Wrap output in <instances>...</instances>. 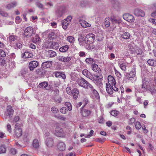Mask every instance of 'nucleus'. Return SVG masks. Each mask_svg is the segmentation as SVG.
I'll use <instances>...</instances> for the list:
<instances>
[{"label": "nucleus", "instance_id": "nucleus-25", "mask_svg": "<svg viewBox=\"0 0 156 156\" xmlns=\"http://www.w3.org/2000/svg\"><path fill=\"white\" fill-rule=\"evenodd\" d=\"M148 90L150 91L152 94L156 93V86L154 84H151L149 86Z\"/></svg>", "mask_w": 156, "mask_h": 156}, {"label": "nucleus", "instance_id": "nucleus-37", "mask_svg": "<svg viewBox=\"0 0 156 156\" xmlns=\"http://www.w3.org/2000/svg\"><path fill=\"white\" fill-rule=\"evenodd\" d=\"M9 41L10 42L14 41L17 39V37L15 35H11L9 37Z\"/></svg>", "mask_w": 156, "mask_h": 156}, {"label": "nucleus", "instance_id": "nucleus-26", "mask_svg": "<svg viewBox=\"0 0 156 156\" xmlns=\"http://www.w3.org/2000/svg\"><path fill=\"white\" fill-rule=\"evenodd\" d=\"M32 41L35 44H39L41 42V39L39 36L38 34H35L32 39Z\"/></svg>", "mask_w": 156, "mask_h": 156}, {"label": "nucleus", "instance_id": "nucleus-23", "mask_svg": "<svg viewBox=\"0 0 156 156\" xmlns=\"http://www.w3.org/2000/svg\"><path fill=\"white\" fill-rule=\"evenodd\" d=\"M111 20L113 24L116 23L119 24V23L121 22V20L120 19H118L114 16H111Z\"/></svg>", "mask_w": 156, "mask_h": 156}, {"label": "nucleus", "instance_id": "nucleus-49", "mask_svg": "<svg viewBox=\"0 0 156 156\" xmlns=\"http://www.w3.org/2000/svg\"><path fill=\"white\" fill-rule=\"evenodd\" d=\"M49 137H51L50 133L48 131H46L44 134V139L46 140L47 138H48Z\"/></svg>", "mask_w": 156, "mask_h": 156}, {"label": "nucleus", "instance_id": "nucleus-14", "mask_svg": "<svg viewBox=\"0 0 156 156\" xmlns=\"http://www.w3.org/2000/svg\"><path fill=\"white\" fill-rule=\"evenodd\" d=\"M136 69V68L135 67H133L129 73L126 74V76L128 79H129L130 78H133L135 76Z\"/></svg>", "mask_w": 156, "mask_h": 156}, {"label": "nucleus", "instance_id": "nucleus-59", "mask_svg": "<svg viewBox=\"0 0 156 156\" xmlns=\"http://www.w3.org/2000/svg\"><path fill=\"white\" fill-rule=\"evenodd\" d=\"M0 14L2 16L6 17L8 16V14L2 11H0Z\"/></svg>", "mask_w": 156, "mask_h": 156}, {"label": "nucleus", "instance_id": "nucleus-11", "mask_svg": "<svg viewBox=\"0 0 156 156\" xmlns=\"http://www.w3.org/2000/svg\"><path fill=\"white\" fill-rule=\"evenodd\" d=\"M39 65V63L36 61H33L30 62L29 63L28 67L30 71L34 70L35 68H36Z\"/></svg>", "mask_w": 156, "mask_h": 156}, {"label": "nucleus", "instance_id": "nucleus-19", "mask_svg": "<svg viewBox=\"0 0 156 156\" xmlns=\"http://www.w3.org/2000/svg\"><path fill=\"white\" fill-rule=\"evenodd\" d=\"M52 65V61H48L43 62L41 65L42 68L46 69L49 68Z\"/></svg>", "mask_w": 156, "mask_h": 156}, {"label": "nucleus", "instance_id": "nucleus-43", "mask_svg": "<svg viewBox=\"0 0 156 156\" xmlns=\"http://www.w3.org/2000/svg\"><path fill=\"white\" fill-rule=\"evenodd\" d=\"M135 126L137 129H139L141 127V126L140 122L137 121L135 123Z\"/></svg>", "mask_w": 156, "mask_h": 156}, {"label": "nucleus", "instance_id": "nucleus-46", "mask_svg": "<svg viewBox=\"0 0 156 156\" xmlns=\"http://www.w3.org/2000/svg\"><path fill=\"white\" fill-rule=\"evenodd\" d=\"M51 110L52 112L54 113H57L59 112L58 109L55 106L52 107L51 108Z\"/></svg>", "mask_w": 156, "mask_h": 156}, {"label": "nucleus", "instance_id": "nucleus-48", "mask_svg": "<svg viewBox=\"0 0 156 156\" xmlns=\"http://www.w3.org/2000/svg\"><path fill=\"white\" fill-rule=\"evenodd\" d=\"M65 105L68 107V110L69 111H70L72 110V106L70 103L66 102L65 103Z\"/></svg>", "mask_w": 156, "mask_h": 156}, {"label": "nucleus", "instance_id": "nucleus-1", "mask_svg": "<svg viewBox=\"0 0 156 156\" xmlns=\"http://www.w3.org/2000/svg\"><path fill=\"white\" fill-rule=\"evenodd\" d=\"M108 83H106V88L107 92L110 94L113 93V90L117 91L119 89L116 84V81L114 78L112 76L109 75L108 76Z\"/></svg>", "mask_w": 156, "mask_h": 156}, {"label": "nucleus", "instance_id": "nucleus-62", "mask_svg": "<svg viewBox=\"0 0 156 156\" xmlns=\"http://www.w3.org/2000/svg\"><path fill=\"white\" fill-rule=\"evenodd\" d=\"M15 21L17 23H19L20 22L21 20H20V16H17L16 17L15 19Z\"/></svg>", "mask_w": 156, "mask_h": 156}, {"label": "nucleus", "instance_id": "nucleus-20", "mask_svg": "<svg viewBox=\"0 0 156 156\" xmlns=\"http://www.w3.org/2000/svg\"><path fill=\"white\" fill-rule=\"evenodd\" d=\"M91 67L92 69L94 72L99 73L101 71L100 68L96 64H93Z\"/></svg>", "mask_w": 156, "mask_h": 156}, {"label": "nucleus", "instance_id": "nucleus-8", "mask_svg": "<svg viewBox=\"0 0 156 156\" xmlns=\"http://www.w3.org/2000/svg\"><path fill=\"white\" fill-rule=\"evenodd\" d=\"M53 98L57 103H60L62 100L61 97H59V91L58 89H55L54 91Z\"/></svg>", "mask_w": 156, "mask_h": 156}, {"label": "nucleus", "instance_id": "nucleus-47", "mask_svg": "<svg viewBox=\"0 0 156 156\" xmlns=\"http://www.w3.org/2000/svg\"><path fill=\"white\" fill-rule=\"evenodd\" d=\"M55 116L59 119H60L64 121H66V118L62 115H58L57 116Z\"/></svg>", "mask_w": 156, "mask_h": 156}, {"label": "nucleus", "instance_id": "nucleus-35", "mask_svg": "<svg viewBox=\"0 0 156 156\" xmlns=\"http://www.w3.org/2000/svg\"><path fill=\"white\" fill-rule=\"evenodd\" d=\"M81 26L84 28L90 27L91 25L90 24L88 23L87 22L85 21H82L81 23Z\"/></svg>", "mask_w": 156, "mask_h": 156}, {"label": "nucleus", "instance_id": "nucleus-5", "mask_svg": "<svg viewBox=\"0 0 156 156\" xmlns=\"http://www.w3.org/2000/svg\"><path fill=\"white\" fill-rule=\"evenodd\" d=\"M95 35L92 33L87 34L86 36L85 41L88 44L93 43L94 40Z\"/></svg>", "mask_w": 156, "mask_h": 156}, {"label": "nucleus", "instance_id": "nucleus-42", "mask_svg": "<svg viewBox=\"0 0 156 156\" xmlns=\"http://www.w3.org/2000/svg\"><path fill=\"white\" fill-rule=\"evenodd\" d=\"M104 24L106 27H108L110 26V20L109 18H106L105 20Z\"/></svg>", "mask_w": 156, "mask_h": 156}, {"label": "nucleus", "instance_id": "nucleus-61", "mask_svg": "<svg viewBox=\"0 0 156 156\" xmlns=\"http://www.w3.org/2000/svg\"><path fill=\"white\" fill-rule=\"evenodd\" d=\"M7 130L8 131L9 133H11L12 131L11 126L10 124H8L7 126Z\"/></svg>", "mask_w": 156, "mask_h": 156}, {"label": "nucleus", "instance_id": "nucleus-7", "mask_svg": "<svg viewBox=\"0 0 156 156\" xmlns=\"http://www.w3.org/2000/svg\"><path fill=\"white\" fill-rule=\"evenodd\" d=\"M149 83L147 80L144 78L142 80V84L140 87L143 91L146 92L148 90L149 87Z\"/></svg>", "mask_w": 156, "mask_h": 156}, {"label": "nucleus", "instance_id": "nucleus-55", "mask_svg": "<svg viewBox=\"0 0 156 156\" xmlns=\"http://www.w3.org/2000/svg\"><path fill=\"white\" fill-rule=\"evenodd\" d=\"M20 118L18 116H15L13 120H12V122L13 123H16L19 121V120Z\"/></svg>", "mask_w": 156, "mask_h": 156}, {"label": "nucleus", "instance_id": "nucleus-21", "mask_svg": "<svg viewBox=\"0 0 156 156\" xmlns=\"http://www.w3.org/2000/svg\"><path fill=\"white\" fill-rule=\"evenodd\" d=\"M66 146L64 143L60 141L57 145V147L59 150L63 151L65 149Z\"/></svg>", "mask_w": 156, "mask_h": 156}, {"label": "nucleus", "instance_id": "nucleus-18", "mask_svg": "<svg viewBox=\"0 0 156 156\" xmlns=\"http://www.w3.org/2000/svg\"><path fill=\"white\" fill-rule=\"evenodd\" d=\"M46 144L48 147H52L53 144V140L51 137H49L45 140Z\"/></svg>", "mask_w": 156, "mask_h": 156}, {"label": "nucleus", "instance_id": "nucleus-22", "mask_svg": "<svg viewBox=\"0 0 156 156\" xmlns=\"http://www.w3.org/2000/svg\"><path fill=\"white\" fill-rule=\"evenodd\" d=\"M79 93L78 90L77 88H74L72 90L71 94L74 99H76L78 98Z\"/></svg>", "mask_w": 156, "mask_h": 156}, {"label": "nucleus", "instance_id": "nucleus-40", "mask_svg": "<svg viewBox=\"0 0 156 156\" xmlns=\"http://www.w3.org/2000/svg\"><path fill=\"white\" fill-rule=\"evenodd\" d=\"M69 23L66 20H64L62 22V25L63 28L64 29H66Z\"/></svg>", "mask_w": 156, "mask_h": 156}, {"label": "nucleus", "instance_id": "nucleus-64", "mask_svg": "<svg viewBox=\"0 0 156 156\" xmlns=\"http://www.w3.org/2000/svg\"><path fill=\"white\" fill-rule=\"evenodd\" d=\"M72 19V17L70 16H68L67 18L65 19V20H66L68 22H69L71 21Z\"/></svg>", "mask_w": 156, "mask_h": 156}, {"label": "nucleus", "instance_id": "nucleus-39", "mask_svg": "<svg viewBox=\"0 0 156 156\" xmlns=\"http://www.w3.org/2000/svg\"><path fill=\"white\" fill-rule=\"evenodd\" d=\"M6 151V149L5 145L0 146V154L5 153Z\"/></svg>", "mask_w": 156, "mask_h": 156}, {"label": "nucleus", "instance_id": "nucleus-57", "mask_svg": "<svg viewBox=\"0 0 156 156\" xmlns=\"http://www.w3.org/2000/svg\"><path fill=\"white\" fill-rule=\"evenodd\" d=\"M115 73L116 75L119 77H120L122 76L121 74L115 68L114 69Z\"/></svg>", "mask_w": 156, "mask_h": 156}, {"label": "nucleus", "instance_id": "nucleus-33", "mask_svg": "<svg viewBox=\"0 0 156 156\" xmlns=\"http://www.w3.org/2000/svg\"><path fill=\"white\" fill-rule=\"evenodd\" d=\"M85 62L88 64H92L94 62H95V60L92 58H88L85 59Z\"/></svg>", "mask_w": 156, "mask_h": 156}, {"label": "nucleus", "instance_id": "nucleus-2", "mask_svg": "<svg viewBox=\"0 0 156 156\" xmlns=\"http://www.w3.org/2000/svg\"><path fill=\"white\" fill-rule=\"evenodd\" d=\"M77 83L79 86L85 89L89 88L90 90L93 89L94 87L91 84L83 78H81L79 79L77 81Z\"/></svg>", "mask_w": 156, "mask_h": 156}, {"label": "nucleus", "instance_id": "nucleus-32", "mask_svg": "<svg viewBox=\"0 0 156 156\" xmlns=\"http://www.w3.org/2000/svg\"><path fill=\"white\" fill-rule=\"evenodd\" d=\"M147 62L150 66H156V61L152 59L148 60L147 61Z\"/></svg>", "mask_w": 156, "mask_h": 156}, {"label": "nucleus", "instance_id": "nucleus-52", "mask_svg": "<svg viewBox=\"0 0 156 156\" xmlns=\"http://www.w3.org/2000/svg\"><path fill=\"white\" fill-rule=\"evenodd\" d=\"M6 56L5 52L2 49H0V56L4 57Z\"/></svg>", "mask_w": 156, "mask_h": 156}, {"label": "nucleus", "instance_id": "nucleus-3", "mask_svg": "<svg viewBox=\"0 0 156 156\" xmlns=\"http://www.w3.org/2000/svg\"><path fill=\"white\" fill-rule=\"evenodd\" d=\"M54 133L56 136L61 137H64L66 135L63 129L58 126L55 128Z\"/></svg>", "mask_w": 156, "mask_h": 156}, {"label": "nucleus", "instance_id": "nucleus-58", "mask_svg": "<svg viewBox=\"0 0 156 156\" xmlns=\"http://www.w3.org/2000/svg\"><path fill=\"white\" fill-rule=\"evenodd\" d=\"M79 55L81 57H85L86 55V53L84 51H81L79 53Z\"/></svg>", "mask_w": 156, "mask_h": 156}, {"label": "nucleus", "instance_id": "nucleus-60", "mask_svg": "<svg viewBox=\"0 0 156 156\" xmlns=\"http://www.w3.org/2000/svg\"><path fill=\"white\" fill-rule=\"evenodd\" d=\"M71 59V58L70 56H67L65 57V62H67L70 61Z\"/></svg>", "mask_w": 156, "mask_h": 156}, {"label": "nucleus", "instance_id": "nucleus-51", "mask_svg": "<svg viewBox=\"0 0 156 156\" xmlns=\"http://www.w3.org/2000/svg\"><path fill=\"white\" fill-rule=\"evenodd\" d=\"M119 112L117 111H112L111 113L112 115L116 116L119 113Z\"/></svg>", "mask_w": 156, "mask_h": 156}, {"label": "nucleus", "instance_id": "nucleus-31", "mask_svg": "<svg viewBox=\"0 0 156 156\" xmlns=\"http://www.w3.org/2000/svg\"><path fill=\"white\" fill-rule=\"evenodd\" d=\"M90 94L94 98H95L97 99H98L100 98L99 94L96 90L91 92Z\"/></svg>", "mask_w": 156, "mask_h": 156}, {"label": "nucleus", "instance_id": "nucleus-30", "mask_svg": "<svg viewBox=\"0 0 156 156\" xmlns=\"http://www.w3.org/2000/svg\"><path fill=\"white\" fill-rule=\"evenodd\" d=\"M14 132L15 135L17 137H19L22 135V131L21 129L14 130Z\"/></svg>", "mask_w": 156, "mask_h": 156}, {"label": "nucleus", "instance_id": "nucleus-45", "mask_svg": "<svg viewBox=\"0 0 156 156\" xmlns=\"http://www.w3.org/2000/svg\"><path fill=\"white\" fill-rule=\"evenodd\" d=\"M67 40L71 43H73L75 41L74 37L72 36H68Z\"/></svg>", "mask_w": 156, "mask_h": 156}, {"label": "nucleus", "instance_id": "nucleus-4", "mask_svg": "<svg viewBox=\"0 0 156 156\" xmlns=\"http://www.w3.org/2000/svg\"><path fill=\"white\" fill-rule=\"evenodd\" d=\"M34 34V29L32 27H27L24 33L25 37L27 38L31 37Z\"/></svg>", "mask_w": 156, "mask_h": 156}, {"label": "nucleus", "instance_id": "nucleus-12", "mask_svg": "<svg viewBox=\"0 0 156 156\" xmlns=\"http://www.w3.org/2000/svg\"><path fill=\"white\" fill-rule=\"evenodd\" d=\"M83 107L81 108L80 113L81 115L84 117H87L90 115L91 113V111L90 110L84 109Z\"/></svg>", "mask_w": 156, "mask_h": 156}, {"label": "nucleus", "instance_id": "nucleus-38", "mask_svg": "<svg viewBox=\"0 0 156 156\" xmlns=\"http://www.w3.org/2000/svg\"><path fill=\"white\" fill-rule=\"evenodd\" d=\"M121 37L124 39H129L130 37V35L128 32H125L122 34Z\"/></svg>", "mask_w": 156, "mask_h": 156}, {"label": "nucleus", "instance_id": "nucleus-16", "mask_svg": "<svg viewBox=\"0 0 156 156\" xmlns=\"http://www.w3.org/2000/svg\"><path fill=\"white\" fill-rule=\"evenodd\" d=\"M48 83L46 81H44L40 83L39 85V87L40 88H46V90H49L50 88L48 87Z\"/></svg>", "mask_w": 156, "mask_h": 156}, {"label": "nucleus", "instance_id": "nucleus-36", "mask_svg": "<svg viewBox=\"0 0 156 156\" xmlns=\"http://www.w3.org/2000/svg\"><path fill=\"white\" fill-rule=\"evenodd\" d=\"M33 147L35 148H37L39 147V144L38 140L37 139H34L33 142Z\"/></svg>", "mask_w": 156, "mask_h": 156}, {"label": "nucleus", "instance_id": "nucleus-15", "mask_svg": "<svg viewBox=\"0 0 156 156\" xmlns=\"http://www.w3.org/2000/svg\"><path fill=\"white\" fill-rule=\"evenodd\" d=\"M134 14L137 16L143 17L145 15L144 12L142 10L138 9H135L134 11Z\"/></svg>", "mask_w": 156, "mask_h": 156}, {"label": "nucleus", "instance_id": "nucleus-17", "mask_svg": "<svg viewBox=\"0 0 156 156\" xmlns=\"http://www.w3.org/2000/svg\"><path fill=\"white\" fill-rule=\"evenodd\" d=\"M33 56V54L27 50H26L22 56V57L24 58H32Z\"/></svg>", "mask_w": 156, "mask_h": 156}, {"label": "nucleus", "instance_id": "nucleus-34", "mask_svg": "<svg viewBox=\"0 0 156 156\" xmlns=\"http://www.w3.org/2000/svg\"><path fill=\"white\" fill-rule=\"evenodd\" d=\"M69 49V46L67 45H66L60 48L59 50L60 52H64L67 51Z\"/></svg>", "mask_w": 156, "mask_h": 156}, {"label": "nucleus", "instance_id": "nucleus-50", "mask_svg": "<svg viewBox=\"0 0 156 156\" xmlns=\"http://www.w3.org/2000/svg\"><path fill=\"white\" fill-rule=\"evenodd\" d=\"M45 5L49 8H50L53 5V3L51 2H46L45 3Z\"/></svg>", "mask_w": 156, "mask_h": 156}, {"label": "nucleus", "instance_id": "nucleus-44", "mask_svg": "<svg viewBox=\"0 0 156 156\" xmlns=\"http://www.w3.org/2000/svg\"><path fill=\"white\" fill-rule=\"evenodd\" d=\"M68 109H67L66 107H63L62 108H61L60 110V112L61 113L64 114L68 112Z\"/></svg>", "mask_w": 156, "mask_h": 156}, {"label": "nucleus", "instance_id": "nucleus-63", "mask_svg": "<svg viewBox=\"0 0 156 156\" xmlns=\"http://www.w3.org/2000/svg\"><path fill=\"white\" fill-rule=\"evenodd\" d=\"M55 35V33L54 32H51L48 35V37L49 38H53V37Z\"/></svg>", "mask_w": 156, "mask_h": 156}, {"label": "nucleus", "instance_id": "nucleus-56", "mask_svg": "<svg viewBox=\"0 0 156 156\" xmlns=\"http://www.w3.org/2000/svg\"><path fill=\"white\" fill-rule=\"evenodd\" d=\"M66 91L68 94L69 95H71L72 91L71 90V88L70 87H67L66 88Z\"/></svg>", "mask_w": 156, "mask_h": 156}, {"label": "nucleus", "instance_id": "nucleus-29", "mask_svg": "<svg viewBox=\"0 0 156 156\" xmlns=\"http://www.w3.org/2000/svg\"><path fill=\"white\" fill-rule=\"evenodd\" d=\"M17 5V2L15 1H14L7 5L6 8L8 9H10L16 7Z\"/></svg>", "mask_w": 156, "mask_h": 156}, {"label": "nucleus", "instance_id": "nucleus-6", "mask_svg": "<svg viewBox=\"0 0 156 156\" xmlns=\"http://www.w3.org/2000/svg\"><path fill=\"white\" fill-rule=\"evenodd\" d=\"M66 8L65 6H61L57 8L55 13L58 17L62 16L66 12Z\"/></svg>", "mask_w": 156, "mask_h": 156}, {"label": "nucleus", "instance_id": "nucleus-13", "mask_svg": "<svg viewBox=\"0 0 156 156\" xmlns=\"http://www.w3.org/2000/svg\"><path fill=\"white\" fill-rule=\"evenodd\" d=\"M82 73L83 75L90 80H94V78L93 76L87 69H84L82 71Z\"/></svg>", "mask_w": 156, "mask_h": 156}, {"label": "nucleus", "instance_id": "nucleus-27", "mask_svg": "<svg viewBox=\"0 0 156 156\" xmlns=\"http://www.w3.org/2000/svg\"><path fill=\"white\" fill-rule=\"evenodd\" d=\"M120 68L123 71H125L126 69V67L128 65V63L126 62H122V61H119L118 62Z\"/></svg>", "mask_w": 156, "mask_h": 156}, {"label": "nucleus", "instance_id": "nucleus-41", "mask_svg": "<svg viewBox=\"0 0 156 156\" xmlns=\"http://www.w3.org/2000/svg\"><path fill=\"white\" fill-rule=\"evenodd\" d=\"M35 5L40 9H43L44 8L43 5L38 0L36 2Z\"/></svg>", "mask_w": 156, "mask_h": 156}, {"label": "nucleus", "instance_id": "nucleus-54", "mask_svg": "<svg viewBox=\"0 0 156 156\" xmlns=\"http://www.w3.org/2000/svg\"><path fill=\"white\" fill-rule=\"evenodd\" d=\"M9 152L10 154H16V150L13 148H11L9 149Z\"/></svg>", "mask_w": 156, "mask_h": 156}, {"label": "nucleus", "instance_id": "nucleus-24", "mask_svg": "<svg viewBox=\"0 0 156 156\" xmlns=\"http://www.w3.org/2000/svg\"><path fill=\"white\" fill-rule=\"evenodd\" d=\"M14 112L13 110L10 106H8L7 107V112L10 117H12Z\"/></svg>", "mask_w": 156, "mask_h": 156}, {"label": "nucleus", "instance_id": "nucleus-53", "mask_svg": "<svg viewBox=\"0 0 156 156\" xmlns=\"http://www.w3.org/2000/svg\"><path fill=\"white\" fill-rule=\"evenodd\" d=\"M136 121V119L134 118H132L130 119L129 122V124H132L133 123L135 122Z\"/></svg>", "mask_w": 156, "mask_h": 156}, {"label": "nucleus", "instance_id": "nucleus-10", "mask_svg": "<svg viewBox=\"0 0 156 156\" xmlns=\"http://www.w3.org/2000/svg\"><path fill=\"white\" fill-rule=\"evenodd\" d=\"M123 18L125 20L129 22H133L134 20L133 16L129 13L124 14L123 16Z\"/></svg>", "mask_w": 156, "mask_h": 156}, {"label": "nucleus", "instance_id": "nucleus-9", "mask_svg": "<svg viewBox=\"0 0 156 156\" xmlns=\"http://www.w3.org/2000/svg\"><path fill=\"white\" fill-rule=\"evenodd\" d=\"M47 48H52L53 49H56L59 47V44L58 43L56 42H50L48 43L46 42L45 44Z\"/></svg>", "mask_w": 156, "mask_h": 156}, {"label": "nucleus", "instance_id": "nucleus-28", "mask_svg": "<svg viewBox=\"0 0 156 156\" xmlns=\"http://www.w3.org/2000/svg\"><path fill=\"white\" fill-rule=\"evenodd\" d=\"M46 54L49 57H53L56 55V53L55 52L51 50L47 51Z\"/></svg>", "mask_w": 156, "mask_h": 156}]
</instances>
